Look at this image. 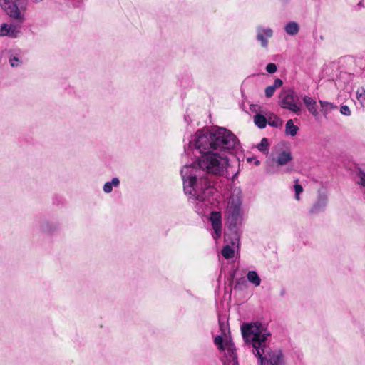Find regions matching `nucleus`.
I'll use <instances>...</instances> for the list:
<instances>
[{"instance_id": "nucleus-13", "label": "nucleus", "mask_w": 365, "mask_h": 365, "mask_svg": "<svg viewBox=\"0 0 365 365\" xmlns=\"http://www.w3.org/2000/svg\"><path fill=\"white\" fill-rule=\"evenodd\" d=\"M303 102L305 104L309 112L312 115H313L314 116H316L318 115V110H317L316 101H314L312 98H311L308 96H304L303 97Z\"/></svg>"}, {"instance_id": "nucleus-26", "label": "nucleus", "mask_w": 365, "mask_h": 365, "mask_svg": "<svg viewBox=\"0 0 365 365\" xmlns=\"http://www.w3.org/2000/svg\"><path fill=\"white\" fill-rule=\"evenodd\" d=\"M9 61L11 67H17L21 64V59L16 56H11Z\"/></svg>"}, {"instance_id": "nucleus-19", "label": "nucleus", "mask_w": 365, "mask_h": 365, "mask_svg": "<svg viewBox=\"0 0 365 365\" xmlns=\"http://www.w3.org/2000/svg\"><path fill=\"white\" fill-rule=\"evenodd\" d=\"M284 30L287 34L294 36L299 32V26L295 21H290L287 24Z\"/></svg>"}, {"instance_id": "nucleus-28", "label": "nucleus", "mask_w": 365, "mask_h": 365, "mask_svg": "<svg viewBox=\"0 0 365 365\" xmlns=\"http://www.w3.org/2000/svg\"><path fill=\"white\" fill-rule=\"evenodd\" d=\"M269 125L272 126V127H279L280 125H282V120L277 118V117H274V118L273 120H270L269 122H268Z\"/></svg>"}, {"instance_id": "nucleus-1", "label": "nucleus", "mask_w": 365, "mask_h": 365, "mask_svg": "<svg viewBox=\"0 0 365 365\" xmlns=\"http://www.w3.org/2000/svg\"><path fill=\"white\" fill-rule=\"evenodd\" d=\"M238 143L237 138L222 127L198 130L189 142V147L200 155L193 164L200 173L223 175L228 165L225 151L234 149Z\"/></svg>"}, {"instance_id": "nucleus-12", "label": "nucleus", "mask_w": 365, "mask_h": 365, "mask_svg": "<svg viewBox=\"0 0 365 365\" xmlns=\"http://www.w3.org/2000/svg\"><path fill=\"white\" fill-rule=\"evenodd\" d=\"M327 195L325 193H319L316 202L312 206L310 212L317 213L324 210L327 204Z\"/></svg>"}, {"instance_id": "nucleus-22", "label": "nucleus", "mask_w": 365, "mask_h": 365, "mask_svg": "<svg viewBox=\"0 0 365 365\" xmlns=\"http://www.w3.org/2000/svg\"><path fill=\"white\" fill-rule=\"evenodd\" d=\"M294 190L295 192L294 198L299 201L300 200V194L303 192V187L299 184V180H296L294 185Z\"/></svg>"}, {"instance_id": "nucleus-5", "label": "nucleus", "mask_w": 365, "mask_h": 365, "mask_svg": "<svg viewBox=\"0 0 365 365\" xmlns=\"http://www.w3.org/2000/svg\"><path fill=\"white\" fill-rule=\"evenodd\" d=\"M0 6L13 19L18 23H24L26 2L24 0H0Z\"/></svg>"}, {"instance_id": "nucleus-31", "label": "nucleus", "mask_w": 365, "mask_h": 365, "mask_svg": "<svg viewBox=\"0 0 365 365\" xmlns=\"http://www.w3.org/2000/svg\"><path fill=\"white\" fill-rule=\"evenodd\" d=\"M358 178L360 180L359 183L365 187V173L363 171H359L358 173Z\"/></svg>"}, {"instance_id": "nucleus-35", "label": "nucleus", "mask_w": 365, "mask_h": 365, "mask_svg": "<svg viewBox=\"0 0 365 365\" xmlns=\"http://www.w3.org/2000/svg\"><path fill=\"white\" fill-rule=\"evenodd\" d=\"M358 5L360 6L361 5V2H359Z\"/></svg>"}, {"instance_id": "nucleus-14", "label": "nucleus", "mask_w": 365, "mask_h": 365, "mask_svg": "<svg viewBox=\"0 0 365 365\" xmlns=\"http://www.w3.org/2000/svg\"><path fill=\"white\" fill-rule=\"evenodd\" d=\"M292 160V154L289 151H282L279 153L276 157V163L279 166L287 165Z\"/></svg>"}, {"instance_id": "nucleus-18", "label": "nucleus", "mask_w": 365, "mask_h": 365, "mask_svg": "<svg viewBox=\"0 0 365 365\" xmlns=\"http://www.w3.org/2000/svg\"><path fill=\"white\" fill-rule=\"evenodd\" d=\"M299 130L298 126L295 125L292 119L287 121L285 125V133L287 135L295 136Z\"/></svg>"}, {"instance_id": "nucleus-34", "label": "nucleus", "mask_w": 365, "mask_h": 365, "mask_svg": "<svg viewBox=\"0 0 365 365\" xmlns=\"http://www.w3.org/2000/svg\"><path fill=\"white\" fill-rule=\"evenodd\" d=\"M255 164L256 165H259V161L258 160H255Z\"/></svg>"}, {"instance_id": "nucleus-32", "label": "nucleus", "mask_w": 365, "mask_h": 365, "mask_svg": "<svg viewBox=\"0 0 365 365\" xmlns=\"http://www.w3.org/2000/svg\"><path fill=\"white\" fill-rule=\"evenodd\" d=\"M266 171L269 174H273L274 173V170L271 167H268Z\"/></svg>"}, {"instance_id": "nucleus-10", "label": "nucleus", "mask_w": 365, "mask_h": 365, "mask_svg": "<svg viewBox=\"0 0 365 365\" xmlns=\"http://www.w3.org/2000/svg\"><path fill=\"white\" fill-rule=\"evenodd\" d=\"M214 233L212 237L217 240L221 237L222 234V215L220 212H212L210 216Z\"/></svg>"}, {"instance_id": "nucleus-11", "label": "nucleus", "mask_w": 365, "mask_h": 365, "mask_svg": "<svg viewBox=\"0 0 365 365\" xmlns=\"http://www.w3.org/2000/svg\"><path fill=\"white\" fill-rule=\"evenodd\" d=\"M233 239V235L230 234H226L225 241L228 243L226 245L222 250V255L225 259H230L233 257L235 253V247H238L239 243L237 245H233L231 243V240Z\"/></svg>"}, {"instance_id": "nucleus-4", "label": "nucleus", "mask_w": 365, "mask_h": 365, "mask_svg": "<svg viewBox=\"0 0 365 365\" xmlns=\"http://www.w3.org/2000/svg\"><path fill=\"white\" fill-rule=\"evenodd\" d=\"M225 215L228 229L233 235L231 243L233 245H237L238 242H240V234L237 230L243 221L242 195L240 190H233L230 197L227 199Z\"/></svg>"}, {"instance_id": "nucleus-20", "label": "nucleus", "mask_w": 365, "mask_h": 365, "mask_svg": "<svg viewBox=\"0 0 365 365\" xmlns=\"http://www.w3.org/2000/svg\"><path fill=\"white\" fill-rule=\"evenodd\" d=\"M254 123L259 128H264L267 124L266 118L261 115L257 114L254 116Z\"/></svg>"}, {"instance_id": "nucleus-25", "label": "nucleus", "mask_w": 365, "mask_h": 365, "mask_svg": "<svg viewBox=\"0 0 365 365\" xmlns=\"http://www.w3.org/2000/svg\"><path fill=\"white\" fill-rule=\"evenodd\" d=\"M56 225H54L53 224H50L48 222H44L41 227L42 231L44 232H47V233H51V232H54L56 230Z\"/></svg>"}, {"instance_id": "nucleus-23", "label": "nucleus", "mask_w": 365, "mask_h": 365, "mask_svg": "<svg viewBox=\"0 0 365 365\" xmlns=\"http://www.w3.org/2000/svg\"><path fill=\"white\" fill-rule=\"evenodd\" d=\"M257 149L264 153L269 150V143L267 138H262L260 143L257 146Z\"/></svg>"}, {"instance_id": "nucleus-15", "label": "nucleus", "mask_w": 365, "mask_h": 365, "mask_svg": "<svg viewBox=\"0 0 365 365\" xmlns=\"http://www.w3.org/2000/svg\"><path fill=\"white\" fill-rule=\"evenodd\" d=\"M120 185V180L118 178H113L110 181L106 182L103 187V190L106 194L112 192L113 188L118 187Z\"/></svg>"}, {"instance_id": "nucleus-16", "label": "nucleus", "mask_w": 365, "mask_h": 365, "mask_svg": "<svg viewBox=\"0 0 365 365\" xmlns=\"http://www.w3.org/2000/svg\"><path fill=\"white\" fill-rule=\"evenodd\" d=\"M282 84H283V82L281 79L276 78L272 85L269 86L265 88L266 97L267 98L272 97L274 95L276 89L278 88H280L282 86Z\"/></svg>"}, {"instance_id": "nucleus-3", "label": "nucleus", "mask_w": 365, "mask_h": 365, "mask_svg": "<svg viewBox=\"0 0 365 365\" xmlns=\"http://www.w3.org/2000/svg\"><path fill=\"white\" fill-rule=\"evenodd\" d=\"M184 192L189 199L205 202L215 192L211 180L194 164L186 165L181 169Z\"/></svg>"}, {"instance_id": "nucleus-24", "label": "nucleus", "mask_w": 365, "mask_h": 365, "mask_svg": "<svg viewBox=\"0 0 365 365\" xmlns=\"http://www.w3.org/2000/svg\"><path fill=\"white\" fill-rule=\"evenodd\" d=\"M319 103L321 106L325 110V112L330 111L337 108V106L333 103L324 101H319Z\"/></svg>"}, {"instance_id": "nucleus-9", "label": "nucleus", "mask_w": 365, "mask_h": 365, "mask_svg": "<svg viewBox=\"0 0 365 365\" xmlns=\"http://www.w3.org/2000/svg\"><path fill=\"white\" fill-rule=\"evenodd\" d=\"M257 39L260 42L261 46L264 48H268V40L273 36V31L271 28L257 26Z\"/></svg>"}, {"instance_id": "nucleus-33", "label": "nucleus", "mask_w": 365, "mask_h": 365, "mask_svg": "<svg viewBox=\"0 0 365 365\" xmlns=\"http://www.w3.org/2000/svg\"><path fill=\"white\" fill-rule=\"evenodd\" d=\"M32 2H34V3H38V2H41L43 0H31Z\"/></svg>"}, {"instance_id": "nucleus-6", "label": "nucleus", "mask_w": 365, "mask_h": 365, "mask_svg": "<svg viewBox=\"0 0 365 365\" xmlns=\"http://www.w3.org/2000/svg\"><path fill=\"white\" fill-rule=\"evenodd\" d=\"M279 104L282 108L297 114L302 108L300 100L292 90L284 91L281 93Z\"/></svg>"}, {"instance_id": "nucleus-8", "label": "nucleus", "mask_w": 365, "mask_h": 365, "mask_svg": "<svg viewBox=\"0 0 365 365\" xmlns=\"http://www.w3.org/2000/svg\"><path fill=\"white\" fill-rule=\"evenodd\" d=\"M220 351L225 354L224 365H238L235 347L230 340L225 339V345Z\"/></svg>"}, {"instance_id": "nucleus-27", "label": "nucleus", "mask_w": 365, "mask_h": 365, "mask_svg": "<svg viewBox=\"0 0 365 365\" xmlns=\"http://www.w3.org/2000/svg\"><path fill=\"white\" fill-rule=\"evenodd\" d=\"M215 344L218 346L220 350H221L225 345V340H223L222 337L217 336L215 338Z\"/></svg>"}, {"instance_id": "nucleus-2", "label": "nucleus", "mask_w": 365, "mask_h": 365, "mask_svg": "<svg viewBox=\"0 0 365 365\" xmlns=\"http://www.w3.org/2000/svg\"><path fill=\"white\" fill-rule=\"evenodd\" d=\"M241 331L245 343L252 348L253 354L258 357L259 365L285 364L282 351L267 345L271 334L265 324L259 322L244 323Z\"/></svg>"}, {"instance_id": "nucleus-17", "label": "nucleus", "mask_w": 365, "mask_h": 365, "mask_svg": "<svg viewBox=\"0 0 365 365\" xmlns=\"http://www.w3.org/2000/svg\"><path fill=\"white\" fill-rule=\"evenodd\" d=\"M247 279L250 283L253 284L255 287H259L261 284V278L258 274L253 270L249 271L247 274Z\"/></svg>"}, {"instance_id": "nucleus-7", "label": "nucleus", "mask_w": 365, "mask_h": 365, "mask_svg": "<svg viewBox=\"0 0 365 365\" xmlns=\"http://www.w3.org/2000/svg\"><path fill=\"white\" fill-rule=\"evenodd\" d=\"M22 34L21 23H3L0 25V36L16 38Z\"/></svg>"}, {"instance_id": "nucleus-21", "label": "nucleus", "mask_w": 365, "mask_h": 365, "mask_svg": "<svg viewBox=\"0 0 365 365\" xmlns=\"http://www.w3.org/2000/svg\"><path fill=\"white\" fill-rule=\"evenodd\" d=\"M356 95L360 104L365 107V89L363 87L359 88L356 90Z\"/></svg>"}, {"instance_id": "nucleus-29", "label": "nucleus", "mask_w": 365, "mask_h": 365, "mask_svg": "<svg viewBox=\"0 0 365 365\" xmlns=\"http://www.w3.org/2000/svg\"><path fill=\"white\" fill-rule=\"evenodd\" d=\"M277 66L273 63H268L266 66V71L269 73H274L277 71Z\"/></svg>"}, {"instance_id": "nucleus-30", "label": "nucleus", "mask_w": 365, "mask_h": 365, "mask_svg": "<svg viewBox=\"0 0 365 365\" xmlns=\"http://www.w3.org/2000/svg\"><path fill=\"white\" fill-rule=\"evenodd\" d=\"M340 113L346 116H349L351 115V110L349 107L346 105L341 106L340 108Z\"/></svg>"}]
</instances>
